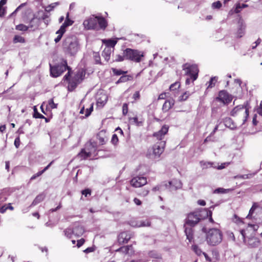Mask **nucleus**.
I'll use <instances>...</instances> for the list:
<instances>
[{"label":"nucleus","instance_id":"f257e3e1","mask_svg":"<svg viewBox=\"0 0 262 262\" xmlns=\"http://www.w3.org/2000/svg\"><path fill=\"white\" fill-rule=\"evenodd\" d=\"M168 130L169 126L165 124L162 126L160 130L153 134L152 136L157 142L153 145L151 149L152 154H149V156H152L154 158H158L164 152L166 145L164 137Z\"/></svg>","mask_w":262,"mask_h":262},{"label":"nucleus","instance_id":"f03ea898","mask_svg":"<svg viewBox=\"0 0 262 262\" xmlns=\"http://www.w3.org/2000/svg\"><path fill=\"white\" fill-rule=\"evenodd\" d=\"M86 71L82 68L78 69L74 72L72 68L69 69V71L64 76L63 80L68 83V89L70 92L75 90L78 85L80 84L84 79Z\"/></svg>","mask_w":262,"mask_h":262},{"label":"nucleus","instance_id":"7ed1b4c3","mask_svg":"<svg viewBox=\"0 0 262 262\" xmlns=\"http://www.w3.org/2000/svg\"><path fill=\"white\" fill-rule=\"evenodd\" d=\"M83 25L86 30L104 31L108 26V21L102 16L93 15L83 21Z\"/></svg>","mask_w":262,"mask_h":262},{"label":"nucleus","instance_id":"20e7f679","mask_svg":"<svg viewBox=\"0 0 262 262\" xmlns=\"http://www.w3.org/2000/svg\"><path fill=\"white\" fill-rule=\"evenodd\" d=\"M144 56V53L138 50L126 48L123 51L122 55L117 54L114 62H121L125 60L140 62Z\"/></svg>","mask_w":262,"mask_h":262},{"label":"nucleus","instance_id":"39448f33","mask_svg":"<svg viewBox=\"0 0 262 262\" xmlns=\"http://www.w3.org/2000/svg\"><path fill=\"white\" fill-rule=\"evenodd\" d=\"M202 231L206 233V240L208 245L214 246L219 245L222 242L223 234L220 230L217 228H212L207 232L206 228L204 227Z\"/></svg>","mask_w":262,"mask_h":262},{"label":"nucleus","instance_id":"423d86ee","mask_svg":"<svg viewBox=\"0 0 262 262\" xmlns=\"http://www.w3.org/2000/svg\"><path fill=\"white\" fill-rule=\"evenodd\" d=\"M63 49L66 53L71 55H74L79 49L78 41L77 37L74 35L67 36L64 40Z\"/></svg>","mask_w":262,"mask_h":262},{"label":"nucleus","instance_id":"0eeeda50","mask_svg":"<svg viewBox=\"0 0 262 262\" xmlns=\"http://www.w3.org/2000/svg\"><path fill=\"white\" fill-rule=\"evenodd\" d=\"M230 115L237 117L241 124H244L246 122L249 116V110L243 105H238L235 107L232 110Z\"/></svg>","mask_w":262,"mask_h":262},{"label":"nucleus","instance_id":"6e6552de","mask_svg":"<svg viewBox=\"0 0 262 262\" xmlns=\"http://www.w3.org/2000/svg\"><path fill=\"white\" fill-rule=\"evenodd\" d=\"M71 68L68 65L67 60L64 59H62L61 62L54 66L50 64V71L51 75L53 77H58L60 76L66 70L69 71V69Z\"/></svg>","mask_w":262,"mask_h":262},{"label":"nucleus","instance_id":"1a4fd4ad","mask_svg":"<svg viewBox=\"0 0 262 262\" xmlns=\"http://www.w3.org/2000/svg\"><path fill=\"white\" fill-rule=\"evenodd\" d=\"M203 212L202 209H197L194 211L187 214V217L185 219L184 222L186 225L190 226H195L203 219L201 213Z\"/></svg>","mask_w":262,"mask_h":262},{"label":"nucleus","instance_id":"9d476101","mask_svg":"<svg viewBox=\"0 0 262 262\" xmlns=\"http://www.w3.org/2000/svg\"><path fill=\"white\" fill-rule=\"evenodd\" d=\"M182 69L185 71V74L190 77L192 82L197 79L199 72L197 64L186 63L183 64Z\"/></svg>","mask_w":262,"mask_h":262},{"label":"nucleus","instance_id":"9b49d317","mask_svg":"<svg viewBox=\"0 0 262 262\" xmlns=\"http://www.w3.org/2000/svg\"><path fill=\"white\" fill-rule=\"evenodd\" d=\"M232 99V96L224 90L219 91L218 96L214 99L215 101L220 102L224 105L229 104Z\"/></svg>","mask_w":262,"mask_h":262},{"label":"nucleus","instance_id":"f8f14e48","mask_svg":"<svg viewBox=\"0 0 262 262\" xmlns=\"http://www.w3.org/2000/svg\"><path fill=\"white\" fill-rule=\"evenodd\" d=\"M73 21L69 18V13L67 14L66 19L63 24L60 26V29L56 32L58 34L57 36L55 38L54 41L56 43L58 42L61 39L62 35L66 31V28L68 26H71Z\"/></svg>","mask_w":262,"mask_h":262},{"label":"nucleus","instance_id":"ddd939ff","mask_svg":"<svg viewBox=\"0 0 262 262\" xmlns=\"http://www.w3.org/2000/svg\"><path fill=\"white\" fill-rule=\"evenodd\" d=\"M240 233L242 235V238L244 240V242L247 244V245L250 248H257L260 244V239L256 237H251L248 238L247 240L246 239V234L244 230H241L240 231Z\"/></svg>","mask_w":262,"mask_h":262},{"label":"nucleus","instance_id":"4468645a","mask_svg":"<svg viewBox=\"0 0 262 262\" xmlns=\"http://www.w3.org/2000/svg\"><path fill=\"white\" fill-rule=\"evenodd\" d=\"M134 235V233L130 231H122L118 235L117 242L119 245L127 244Z\"/></svg>","mask_w":262,"mask_h":262},{"label":"nucleus","instance_id":"2eb2a0df","mask_svg":"<svg viewBox=\"0 0 262 262\" xmlns=\"http://www.w3.org/2000/svg\"><path fill=\"white\" fill-rule=\"evenodd\" d=\"M129 182L130 185L135 188L141 187L147 183L146 178L142 176L135 177L130 180Z\"/></svg>","mask_w":262,"mask_h":262},{"label":"nucleus","instance_id":"dca6fc26","mask_svg":"<svg viewBox=\"0 0 262 262\" xmlns=\"http://www.w3.org/2000/svg\"><path fill=\"white\" fill-rule=\"evenodd\" d=\"M108 100L107 95L103 92H101L98 94L96 105L97 107L102 108L106 104Z\"/></svg>","mask_w":262,"mask_h":262},{"label":"nucleus","instance_id":"f3484780","mask_svg":"<svg viewBox=\"0 0 262 262\" xmlns=\"http://www.w3.org/2000/svg\"><path fill=\"white\" fill-rule=\"evenodd\" d=\"M50 10L51 9L46 11L41 10L38 11L37 12V16L36 17L39 20L40 22L41 20H43L46 26H47L50 22L49 15L48 11H50Z\"/></svg>","mask_w":262,"mask_h":262},{"label":"nucleus","instance_id":"a211bd4d","mask_svg":"<svg viewBox=\"0 0 262 262\" xmlns=\"http://www.w3.org/2000/svg\"><path fill=\"white\" fill-rule=\"evenodd\" d=\"M40 22L37 17H33L30 21L29 28L30 31H35L39 29Z\"/></svg>","mask_w":262,"mask_h":262},{"label":"nucleus","instance_id":"6ab92c4d","mask_svg":"<svg viewBox=\"0 0 262 262\" xmlns=\"http://www.w3.org/2000/svg\"><path fill=\"white\" fill-rule=\"evenodd\" d=\"M194 226H190L188 225H186L185 222H184V228L185 229V233L187 236V238L189 240V242H191L193 239V227Z\"/></svg>","mask_w":262,"mask_h":262},{"label":"nucleus","instance_id":"aec40b11","mask_svg":"<svg viewBox=\"0 0 262 262\" xmlns=\"http://www.w3.org/2000/svg\"><path fill=\"white\" fill-rule=\"evenodd\" d=\"M174 104V100L173 99L166 100L162 106V110L164 112H168Z\"/></svg>","mask_w":262,"mask_h":262},{"label":"nucleus","instance_id":"412c9836","mask_svg":"<svg viewBox=\"0 0 262 262\" xmlns=\"http://www.w3.org/2000/svg\"><path fill=\"white\" fill-rule=\"evenodd\" d=\"M97 139L98 140L100 145H102L106 143L107 141V136L105 132L101 130L97 134Z\"/></svg>","mask_w":262,"mask_h":262},{"label":"nucleus","instance_id":"4be33fe9","mask_svg":"<svg viewBox=\"0 0 262 262\" xmlns=\"http://www.w3.org/2000/svg\"><path fill=\"white\" fill-rule=\"evenodd\" d=\"M45 194L43 193H40L38 195H37L35 199L33 200L32 203H31V205L30 206V207L34 206L39 203L43 201L45 198Z\"/></svg>","mask_w":262,"mask_h":262},{"label":"nucleus","instance_id":"5701e85b","mask_svg":"<svg viewBox=\"0 0 262 262\" xmlns=\"http://www.w3.org/2000/svg\"><path fill=\"white\" fill-rule=\"evenodd\" d=\"M92 155L90 151H88L86 149L82 148L78 154L77 156L81 160H86L88 158L91 157Z\"/></svg>","mask_w":262,"mask_h":262},{"label":"nucleus","instance_id":"b1692460","mask_svg":"<svg viewBox=\"0 0 262 262\" xmlns=\"http://www.w3.org/2000/svg\"><path fill=\"white\" fill-rule=\"evenodd\" d=\"M224 124L226 127H229L231 129H234L236 128V125L233 121L231 118L229 117H226V118H225Z\"/></svg>","mask_w":262,"mask_h":262},{"label":"nucleus","instance_id":"393cba45","mask_svg":"<svg viewBox=\"0 0 262 262\" xmlns=\"http://www.w3.org/2000/svg\"><path fill=\"white\" fill-rule=\"evenodd\" d=\"M73 229L74 234L77 237L81 236L84 232V228L80 225L75 227Z\"/></svg>","mask_w":262,"mask_h":262},{"label":"nucleus","instance_id":"a878e982","mask_svg":"<svg viewBox=\"0 0 262 262\" xmlns=\"http://www.w3.org/2000/svg\"><path fill=\"white\" fill-rule=\"evenodd\" d=\"M200 164L202 169H206L210 167L216 168V166H214V163L211 162L201 161L200 162Z\"/></svg>","mask_w":262,"mask_h":262},{"label":"nucleus","instance_id":"bb28decb","mask_svg":"<svg viewBox=\"0 0 262 262\" xmlns=\"http://www.w3.org/2000/svg\"><path fill=\"white\" fill-rule=\"evenodd\" d=\"M112 50L110 48H105L102 53V56L106 61H108L111 58Z\"/></svg>","mask_w":262,"mask_h":262},{"label":"nucleus","instance_id":"cd10ccee","mask_svg":"<svg viewBox=\"0 0 262 262\" xmlns=\"http://www.w3.org/2000/svg\"><path fill=\"white\" fill-rule=\"evenodd\" d=\"M103 42L106 46V48H114L116 43H117V40L114 39H105L103 40Z\"/></svg>","mask_w":262,"mask_h":262},{"label":"nucleus","instance_id":"c85d7f7f","mask_svg":"<svg viewBox=\"0 0 262 262\" xmlns=\"http://www.w3.org/2000/svg\"><path fill=\"white\" fill-rule=\"evenodd\" d=\"M26 42V40L25 37L19 35H14L13 38V42L14 43H24Z\"/></svg>","mask_w":262,"mask_h":262},{"label":"nucleus","instance_id":"c756f323","mask_svg":"<svg viewBox=\"0 0 262 262\" xmlns=\"http://www.w3.org/2000/svg\"><path fill=\"white\" fill-rule=\"evenodd\" d=\"M129 122L131 124H135L137 126L142 125L143 121L139 120L137 117H130L129 118Z\"/></svg>","mask_w":262,"mask_h":262},{"label":"nucleus","instance_id":"7c9ffc66","mask_svg":"<svg viewBox=\"0 0 262 262\" xmlns=\"http://www.w3.org/2000/svg\"><path fill=\"white\" fill-rule=\"evenodd\" d=\"M150 225L151 222L148 220L139 221L136 225L138 227H149Z\"/></svg>","mask_w":262,"mask_h":262},{"label":"nucleus","instance_id":"2f4dec72","mask_svg":"<svg viewBox=\"0 0 262 262\" xmlns=\"http://www.w3.org/2000/svg\"><path fill=\"white\" fill-rule=\"evenodd\" d=\"M15 29L19 31L27 32L29 29V26H26L23 24H20L15 26Z\"/></svg>","mask_w":262,"mask_h":262},{"label":"nucleus","instance_id":"473e14b6","mask_svg":"<svg viewBox=\"0 0 262 262\" xmlns=\"http://www.w3.org/2000/svg\"><path fill=\"white\" fill-rule=\"evenodd\" d=\"M8 209H10L11 210H14V207L11 205V203H8V204L4 205L2 206L0 208V213H4Z\"/></svg>","mask_w":262,"mask_h":262},{"label":"nucleus","instance_id":"72a5a7b5","mask_svg":"<svg viewBox=\"0 0 262 262\" xmlns=\"http://www.w3.org/2000/svg\"><path fill=\"white\" fill-rule=\"evenodd\" d=\"M131 76L129 75H123L120 77L118 81L116 82V84H119L122 82H125L130 80Z\"/></svg>","mask_w":262,"mask_h":262},{"label":"nucleus","instance_id":"f704fd0d","mask_svg":"<svg viewBox=\"0 0 262 262\" xmlns=\"http://www.w3.org/2000/svg\"><path fill=\"white\" fill-rule=\"evenodd\" d=\"M112 71L113 72L114 75L116 76H119L121 75L126 74L127 73V71H124L120 69H117L114 68L111 69Z\"/></svg>","mask_w":262,"mask_h":262},{"label":"nucleus","instance_id":"c9c22d12","mask_svg":"<svg viewBox=\"0 0 262 262\" xmlns=\"http://www.w3.org/2000/svg\"><path fill=\"white\" fill-rule=\"evenodd\" d=\"M258 207V205L256 203H254L250 208L249 213L247 216V218L250 219L253 215L254 212L256 210V209Z\"/></svg>","mask_w":262,"mask_h":262},{"label":"nucleus","instance_id":"e433bc0d","mask_svg":"<svg viewBox=\"0 0 262 262\" xmlns=\"http://www.w3.org/2000/svg\"><path fill=\"white\" fill-rule=\"evenodd\" d=\"M245 26L241 25L237 31V37L241 38L245 34Z\"/></svg>","mask_w":262,"mask_h":262},{"label":"nucleus","instance_id":"4c0bfd02","mask_svg":"<svg viewBox=\"0 0 262 262\" xmlns=\"http://www.w3.org/2000/svg\"><path fill=\"white\" fill-rule=\"evenodd\" d=\"M149 192V190L146 188H143L138 192L137 194L141 197H145L148 194Z\"/></svg>","mask_w":262,"mask_h":262},{"label":"nucleus","instance_id":"58836bf2","mask_svg":"<svg viewBox=\"0 0 262 262\" xmlns=\"http://www.w3.org/2000/svg\"><path fill=\"white\" fill-rule=\"evenodd\" d=\"M190 95V93L186 91L179 97V100L180 101H185L188 98Z\"/></svg>","mask_w":262,"mask_h":262},{"label":"nucleus","instance_id":"ea45409f","mask_svg":"<svg viewBox=\"0 0 262 262\" xmlns=\"http://www.w3.org/2000/svg\"><path fill=\"white\" fill-rule=\"evenodd\" d=\"M217 81V78L215 77H211L208 82V85L207 86V89L212 88L214 87L215 85V83Z\"/></svg>","mask_w":262,"mask_h":262},{"label":"nucleus","instance_id":"a19ab883","mask_svg":"<svg viewBox=\"0 0 262 262\" xmlns=\"http://www.w3.org/2000/svg\"><path fill=\"white\" fill-rule=\"evenodd\" d=\"M248 5L245 4H241L239 3L237 4L236 6V8L235 9V12L236 13H238L240 12L241 9L248 7Z\"/></svg>","mask_w":262,"mask_h":262},{"label":"nucleus","instance_id":"79ce46f5","mask_svg":"<svg viewBox=\"0 0 262 262\" xmlns=\"http://www.w3.org/2000/svg\"><path fill=\"white\" fill-rule=\"evenodd\" d=\"M192 249L195 252V253L198 256H201L202 254H203V253L201 249L199 248L197 245H192Z\"/></svg>","mask_w":262,"mask_h":262},{"label":"nucleus","instance_id":"37998d69","mask_svg":"<svg viewBox=\"0 0 262 262\" xmlns=\"http://www.w3.org/2000/svg\"><path fill=\"white\" fill-rule=\"evenodd\" d=\"M34 114L33 117L35 118H45V117L38 112L36 106H34Z\"/></svg>","mask_w":262,"mask_h":262},{"label":"nucleus","instance_id":"c03bdc74","mask_svg":"<svg viewBox=\"0 0 262 262\" xmlns=\"http://www.w3.org/2000/svg\"><path fill=\"white\" fill-rule=\"evenodd\" d=\"M181 86L180 82L177 81L172 84H171L169 87V89L170 91H175L180 88Z\"/></svg>","mask_w":262,"mask_h":262},{"label":"nucleus","instance_id":"a18cd8bd","mask_svg":"<svg viewBox=\"0 0 262 262\" xmlns=\"http://www.w3.org/2000/svg\"><path fill=\"white\" fill-rule=\"evenodd\" d=\"M64 235L68 238H71L74 234L73 229L68 228L64 231Z\"/></svg>","mask_w":262,"mask_h":262},{"label":"nucleus","instance_id":"49530a36","mask_svg":"<svg viewBox=\"0 0 262 262\" xmlns=\"http://www.w3.org/2000/svg\"><path fill=\"white\" fill-rule=\"evenodd\" d=\"M116 252H120L125 255H129L128 252L127 250V248H126L125 246H123L120 247L119 248L116 250Z\"/></svg>","mask_w":262,"mask_h":262},{"label":"nucleus","instance_id":"de8ad7c7","mask_svg":"<svg viewBox=\"0 0 262 262\" xmlns=\"http://www.w3.org/2000/svg\"><path fill=\"white\" fill-rule=\"evenodd\" d=\"M81 192L82 194L85 197H88L91 195L92 190L90 188H86L84 190H82Z\"/></svg>","mask_w":262,"mask_h":262},{"label":"nucleus","instance_id":"09e8293b","mask_svg":"<svg viewBox=\"0 0 262 262\" xmlns=\"http://www.w3.org/2000/svg\"><path fill=\"white\" fill-rule=\"evenodd\" d=\"M83 148L86 149V151H90L91 154L92 155L93 153H94L96 151H94V148H93L92 147H91V145H90L88 142L86 143V144L85 145V147Z\"/></svg>","mask_w":262,"mask_h":262},{"label":"nucleus","instance_id":"8fccbe9b","mask_svg":"<svg viewBox=\"0 0 262 262\" xmlns=\"http://www.w3.org/2000/svg\"><path fill=\"white\" fill-rule=\"evenodd\" d=\"M93 105L94 104L92 103L91 104L90 107L89 108H86L85 110V117H88L89 116L91 113L93 111Z\"/></svg>","mask_w":262,"mask_h":262},{"label":"nucleus","instance_id":"3c124183","mask_svg":"<svg viewBox=\"0 0 262 262\" xmlns=\"http://www.w3.org/2000/svg\"><path fill=\"white\" fill-rule=\"evenodd\" d=\"M126 248H127V250L128 252V254L130 255H134L135 254V250L134 249L133 245H128L125 246Z\"/></svg>","mask_w":262,"mask_h":262},{"label":"nucleus","instance_id":"603ef678","mask_svg":"<svg viewBox=\"0 0 262 262\" xmlns=\"http://www.w3.org/2000/svg\"><path fill=\"white\" fill-rule=\"evenodd\" d=\"M94 59L97 64H101L100 56L98 53H94Z\"/></svg>","mask_w":262,"mask_h":262},{"label":"nucleus","instance_id":"864d4df0","mask_svg":"<svg viewBox=\"0 0 262 262\" xmlns=\"http://www.w3.org/2000/svg\"><path fill=\"white\" fill-rule=\"evenodd\" d=\"M48 103L51 109H54L57 107V104L54 103L53 98L50 99Z\"/></svg>","mask_w":262,"mask_h":262},{"label":"nucleus","instance_id":"5fc2aeb1","mask_svg":"<svg viewBox=\"0 0 262 262\" xmlns=\"http://www.w3.org/2000/svg\"><path fill=\"white\" fill-rule=\"evenodd\" d=\"M222 3L220 1L214 2L212 4V7L213 9H220L222 7Z\"/></svg>","mask_w":262,"mask_h":262},{"label":"nucleus","instance_id":"6e6d98bb","mask_svg":"<svg viewBox=\"0 0 262 262\" xmlns=\"http://www.w3.org/2000/svg\"><path fill=\"white\" fill-rule=\"evenodd\" d=\"M119 139L116 134H113L111 139V142L114 145H116L118 142Z\"/></svg>","mask_w":262,"mask_h":262},{"label":"nucleus","instance_id":"4d7b16f0","mask_svg":"<svg viewBox=\"0 0 262 262\" xmlns=\"http://www.w3.org/2000/svg\"><path fill=\"white\" fill-rule=\"evenodd\" d=\"M128 104L125 103L122 106V114L123 115H126L128 113Z\"/></svg>","mask_w":262,"mask_h":262},{"label":"nucleus","instance_id":"13d9d810","mask_svg":"<svg viewBox=\"0 0 262 262\" xmlns=\"http://www.w3.org/2000/svg\"><path fill=\"white\" fill-rule=\"evenodd\" d=\"M6 13V7L0 6V17H4Z\"/></svg>","mask_w":262,"mask_h":262},{"label":"nucleus","instance_id":"bf43d9fd","mask_svg":"<svg viewBox=\"0 0 262 262\" xmlns=\"http://www.w3.org/2000/svg\"><path fill=\"white\" fill-rule=\"evenodd\" d=\"M88 143L90 144V145H91V147H92L93 148H94V151H96L97 149V142L92 141V140H90Z\"/></svg>","mask_w":262,"mask_h":262},{"label":"nucleus","instance_id":"052dcab7","mask_svg":"<svg viewBox=\"0 0 262 262\" xmlns=\"http://www.w3.org/2000/svg\"><path fill=\"white\" fill-rule=\"evenodd\" d=\"M42 174H43V171H41V170L39 171L38 172H37L36 173H35L34 175H33L31 177L30 180L32 181L33 180H35L37 177L40 176Z\"/></svg>","mask_w":262,"mask_h":262},{"label":"nucleus","instance_id":"680f3d73","mask_svg":"<svg viewBox=\"0 0 262 262\" xmlns=\"http://www.w3.org/2000/svg\"><path fill=\"white\" fill-rule=\"evenodd\" d=\"M226 192V189L223 188H218L214 190V193H224Z\"/></svg>","mask_w":262,"mask_h":262},{"label":"nucleus","instance_id":"e2e57ef3","mask_svg":"<svg viewBox=\"0 0 262 262\" xmlns=\"http://www.w3.org/2000/svg\"><path fill=\"white\" fill-rule=\"evenodd\" d=\"M230 163L229 162H225L222 163L220 165H219L218 167H216L215 168L217 169H222L225 168L226 166H228L229 165Z\"/></svg>","mask_w":262,"mask_h":262},{"label":"nucleus","instance_id":"0e129e2a","mask_svg":"<svg viewBox=\"0 0 262 262\" xmlns=\"http://www.w3.org/2000/svg\"><path fill=\"white\" fill-rule=\"evenodd\" d=\"M77 242V246L78 248H79L84 244V243H85V239L82 238L78 240Z\"/></svg>","mask_w":262,"mask_h":262},{"label":"nucleus","instance_id":"69168bd1","mask_svg":"<svg viewBox=\"0 0 262 262\" xmlns=\"http://www.w3.org/2000/svg\"><path fill=\"white\" fill-rule=\"evenodd\" d=\"M14 145L16 148H18V147L20 145V138L19 137H17L14 140Z\"/></svg>","mask_w":262,"mask_h":262},{"label":"nucleus","instance_id":"338daca9","mask_svg":"<svg viewBox=\"0 0 262 262\" xmlns=\"http://www.w3.org/2000/svg\"><path fill=\"white\" fill-rule=\"evenodd\" d=\"M140 97V94L139 91L135 92V93L133 94V98L135 100L139 99Z\"/></svg>","mask_w":262,"mask_h":262},{"label":"nucleus","instance_id":"774afa93","mask_svg":"<svg viewBox=\"0 0 262 262\" xmlns=\"http://www.w3.org/2000/svg\"><path fill=\"white\" fill-rule=\"evenodd\" d=\"M178 183H180V182L177 180H172V181L168 182L169 186L170 187L174 186V185L177 184Z\"/></svg>","mask_w":262,"mask_h":262}]
</instances>
